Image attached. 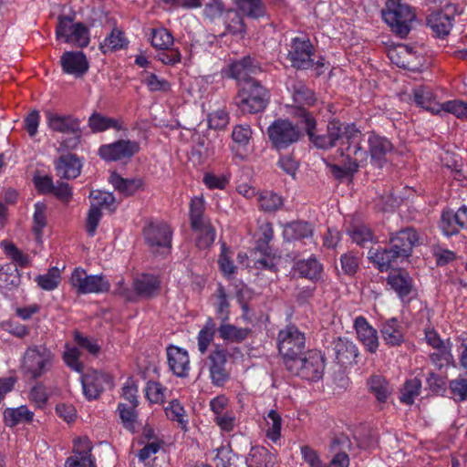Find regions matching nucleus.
<instances>
[{
    "label": "nucleus",
    "mask_w": 467,
    "mask_h": 467,
    "mask_svg": "<svg viewBox=\"0 0 467 467\" xmlns=\"http://www.w3.org/2000/svg\"><path fill=\"white\" fill-rule=\"evenodd\" d=\"M70 282L78 292H108L110 288L109 282L104 275H88L81 267L72 272Z\"/></svg>",
    "instance_id": "nucleus-12"
},
{
    "label": "nucleus",
    "mask_w": 467,
    "mask_h": 467,
    "mask_svg": "<svg viewBox=\"0 0 467 467\" xmlns=\"http://www.w3.org/2000/svg\"><path fill=\"white\" fill-rule=\"evenodd\" d=\"M218 333L220 337L225 341L241 343L249 337L251 329L247 327H238L226 321L220 325Z\"/></svg>",
    "instance_id": "nucleus-32"
},
{
    "label": "nucleus",
    "mask_w": 467,
    "mask_h": 467,
    "mask_svg": "<svg viewBox=\"0 0 467 467\" xmlns=\"http://www.w3.org/2000/svg\"><path fill=\"white\" fill-rule=\"evenodd\" d=\"M238 7L244 16L252 18H258L265 14V7L261 0H240Z\"/></svg>",
    "instance_id": "nucleus-51"
},
{
    "label": "nucleus",
    "mask_w": 467,
    "mask_h": 467,
    "mask_svg": "<svg viewBox=\"0 0 467 467\" xmlns=\"http://www.w3.org/2000/svg\"><path fill=\"white\" fill-rule=\"evenodd\" d=\"M151 46L155 49L168 50L173 46L174 37L165 27L152 28L149 34Z\"/></svg>",
    "instance_id": "nucleus-36"
},
{
    "label": "nucleus",
    "mask_w": 467,
    "mask_h": 467,
    "mask_svg": "<svg viewBox=\"0 0 467 467\" xmlns=\"http://www.w3.org/2000/svg\"><path fill=\"white\" fill-rule=\"evenodd\" d=\"M371 162L381 167L386 161V156L393 150L391 141L386 137L371 133L368 140Z\"/></svg>",
    "instance_id": "nucleus-22"
},
{
    "label": "nucleus",
    "mask_w": 467,
    "mask_h": 467,
    "mask_svg": "<svg viewBox=\"0 0 467 467\" xmlns=\"http://www.w3.org/2000/svg\"><path fill=\"white\" fill-rule=\"evenodd\" d=\"M73 337L75 342L78 346L85 350H87L92 356H98L101 350L100 346L99 345L97 339L92 337L84 336L78 330L73 332Z\"/></svg>",
    "instance_id": "nucleus-58"
},
{
    "label": "nucleus",
    "mask_w": 467,
    "mask_h": 467,
    "mask_svg": "<svg viewBox=\"0 0 467 467\" xmlns=\"http://www.w3.org/2000/svg\"><path fill=\"white\" fill-rule=\"evenodd\" d=\"M266 422V430L265 434L266 437L271 440L273 442H276L281 437V427H282V419L281 416L274 410H271L267 417L265 418Z\"/></svg>",
    "instance_id": "nucleus-47"
},
{
    "label": "nucleus",
    "mask_w": 467,
    "mask_h": 467,
    "mask_svg": "<svg viewBox=\"0 0 467 467\" xmlns=\"http://www.w3.org/2000/svg\"><path fill=\"white\" fill-rule=\"evenodd\" d=\"M420 388L421 383L418 379L407 380L401 389L400 401L408 405L412 404L415 398L419 396Z\"/></svg>",
    "instance_id": "nucleus-56"
},
{
    "label": "nucleus",
    "mask_w": 467,
    "mask_h": 467,
    "mask_svg": "<svg viewBox=\"0 0 467 467\" xmlns=\"http://www.w3.org/2000/svg\"><path fill=\"white\" fill-rule=\"evenodd\" d=\"M285 367L292 374L303 379L317 381L323 377L325 359L320 352L310 350L304 358L286 360Z\"/></svg>",
    "instance_id": "nucleus-4"
},
{
    "label": "nucleus",
    "mask_w": 467,
    "mask_h": 467,
    "mask_svg": "<svg viewBox=\"0 0 467 467\" xmlns=\"http://www.w3.org/2000/svg\"><path fill=\"white\" fill-rule=\"evenodd\" d=\"M368 387L371 393H373L377 400L380 402H385L390 394V389L386 379L379 375H373L368 379Z\"/></svg>",
    "instance_id": "nucleus-40"
},
{
    "label": "nucleus",
    "mask_w": 467,
    "mask_h": 467,
    "mask_svg": "<svg viewBox=\"0 0 467 467\" xmlns=\"http://www.w3.org/2000/svg\"><path fill=\"white\" fill-rule=\"evenodd\" d=\"M33 417L34 413L26 406L6 409L4 412V420L8 427H14L24 422H31Z\"/></svg>",
    "instance_id": "nucleus-35"
},
{
    "label": "nucleus",
    "mask_w": 467,
    "mask_h": 467,
    "mask_svg": "<svg viewBox=\"0 0 467 467\" xmlns=\"http://www.w3.org/2000/svg\"><path fill=\"white\" fill-rule=\"evenodd\" d=\"M0 247L20 267H25L28 265V256L23 254L13 243L4 240L0 243Z\"/></svg>",
    "instance_id": "nucleus-54"
},
{
    "label": "nucleus",
    "mask_w": 467,
    "mask_h": 467,
    "mask_svg": "<svg viewBox=\"0 0 467 467\" xmlns=\"http://www.w3.org/2000/svg\"><path fill=\"white\" fill-rule=\"evenodd\" d=\"M46 119L47 125L51 130L71 134L77 140H79L81 137L80 121L72 115H62L47 110L46 111Z\"/></svg>",
    "instance_id": "nucleus-16"
},
{
    "label": "nucleus",
    "mask_w": 467,
    "mask_h": 467,
    "mask_svg": "<svg viewBox=\"0 0 467 467\" xmlns=\"http://www.w3.org/2000/svg\"><path fill=\"white\" fill-rule=\"evenodd\" d=\"M260 208L265 212H274L283 205L280 195L273 192H263L258 198Z\"/></svg>",
    "instance_id": "nucleus-57"
},
{
    "label": "nucleus",
    "mask_w": 467,
    "mask_h": 467,
    "mask_svg": "<svg viewBox=\"0 0 467 467\" xmlns=\"http://www.w3.org/2000/svg\"><path fill=\"white\" fill-rule=\"evenodd\" d=\"M202 182L209 190H224L230 182V174L205 172Z\"/></svg>",
    "instance_id": "nucleus-55"
},
{
    "label": "nucleus",
    "mask_w": 467,
    "mask_h": 467,
    "mask_svg": "<svg viewBox=\"0 0 467 467\" xmlns=\"http://www.w3.org/2000/svg\"><path fill=\"white\" fill-rule=\"evenodd\" d=\"M261 237L258 240L256 249L261 252L265 256L255 262L257 268L274 269L279 260L273 253L272 248L269 246L270 241L274 237V230L272 223L265 222L259 227Z\"/></svg>",
    "instance_id": "nucleus-15"
},
{
    "label": "nucleus",
    "mask_w": 467,
    "mask_h": 467,
    "mask_svg": "<svg viewBox=\"0 0 467 467\" xmlns=\"http://www.w3.org/2000/svg\"><path fill=\"white\" fill-rule=\"evenodd\" d=\"M209 372L212 382L215 386H223L229 379L225 365L227 362V351L216 346L208 356Z\"/></svg>",
    "instance_id": "nucleus-17"
},
{
    "label": "nucleus",
    "mask_w": 467,
    "mask_h": 467,
    "mask_svg": "<svg viewBox=\"0 0 467 467\" xmlns=\"http://www.w3.org/2000/svg\"><path fill=\"white\" fill-rule=\"evenodd\" d=\"M137 406L127 405L119 403L118 406V411L124 427L130 431H134L135 422L137 420V413L135 408Z\"/></svg>",
    "instance_id": "nucleus-60"
},
{
    "label": "nucleus",
    "mask_w": 467,
    "mask_h": 467,
    "mask_svg": "<svg viewBox=\"0 0 467 467\" xmlns=\"http://www.w3.org/2000/svg\"><path fill=\"white\" fill-rule=\"evenodd\" d=\"M284 236L288 241L311 240L313 228L312 225L306 222H294L285 226Z\"/></svg>",
    "instance_id": "nucleus-31"
},
{
    "label": "nucleus",
    "mask_w": 467,
    "mask_h": 467,
    "mask_svg": "<svg viewBox=\"0 0 467 467\" xmlns=\"http://www.w3.org/2000/svg\"><path fill=\"white\" fill-rule=\"evenodd\" d=\"M192 228L196 233V245L200 249H206L213 244L216 233L210 221Z\"/></svg>",
    "instance_id": "nucleus-37"
},
{
    "label": "nucleus",
    "mask_w": 467,
    "mask_h": 467,
    "mask_svg": "<svg viewBox=\"0 0 467 467\" xmlns=\"http://www.w3.org/2000/svg\"><path fill=\"white\" fill-rule=\"evenodd\" d=\"M268 137L273 145L278 149H285L300 138L299 129L287 119L275 120L267 130Z\"/></svg>",
    "instance_id": "nucleus-11"
},
{
    "label": "nucleus",
    "mask_w": 467,
    "mask_h": 467,
    "mask_svg": "<svg viewBox=\"0 0 467 467\" xmlns=\"http://www.w3.org/2000/svg\"><path fill=\"white\" fill-rule=\"evenodd\" d=\"M160 288V280L155 275L143 274L134 279L135 292H153Z\"/></svg>",
    "instance_id": "nucleus-52"
},
{
    "label": "nucleus",
    "mask_w": 467,
    "mask_h": 467,
    "mask_svg": "<svg viewBox=\"0 0 467 467\" xmlns=\"http://www.w3.org/2000/svg\"><path fill=\"white\" fill-rule=\"evenodd\" d=\"M292 97L295 104L296 106L291 107L290 114L294 116L295 118L298 119V121L302 123V118L296 116L295 111L297 109H302L306 110L304 107L307 106L310 107L315 104L316 102V97L314 92L306 88L302 83H297L293 86L292 89Z\"/></svg>",
    "instance_id": "nucleus-27"
},
{
    "label": "nucleus",
    "mask_w": 467,
    "mask_h": 467,
    "mask_svg": "<svg viewBox=\"0 0 467 467\" xmlns=\"http://www.w3.org/2000/svg\"><path fill=\"white\" fill-rule=\"evenodd\" d=\"M165 412L171 420L177 421L182 430L187 431V414L184 408L177 400H173L170 402L169 406L165 409Z\"/></svg>",
    "instance_id": "nucleus-46"
},
{
    "label": "nucleus",
    "mask_w": 467,
    "mask_h": 467,
    "mask_svg": "<svg viewBox=\"0 0 467 467\" xmlns=\"http://www.w3.org/2000/svg\"><path fill=\"white\" fill-rule=\"evenodd\" d=\"M431 113L442 115V113H451L457 118L467 119V102L462 100H448L441 104H432Z\"/></svg>",
    "instance_id": "nucleus-34"
},
{
    "label": "nucleus",
    "mask_w": 467,
    "mask_h": 467,
    "mask_svg": "<svg viewBox=\"0 0 467 467\" xmlns=\"http://www.w3.org/2000/svg\"><path fill=\"white\" fill-rule=\"evenodd\" d=\"M323 267L316 258L298 261L295 271L302 277L317 279L320 276Z\"/></svg>",
    "instance_id": "nucleus-39"
},
{
    "label": "nucleus",
    "mask_w": 467,
    "mask_h": 467,
    "mask_svg": "<svg viewBox=\"0 0 467 467\" xmlns=\"http://www.w3.org/2000/svg\"><path fill=\"white\" fill-rule=\"evenodd\" d=\"M9 265H3L0 267V289L12 290L15 288L19 281V277L15 272H8Z\"/></svg>",
    "instance_id": "nucleus-63"
},
{
    "label": "nucleus",
    "mask_w": 467,
    "mask_h": 467,
    "mask_svg": "<svg viewBox=\"0 0 467 467\" xmlns=\"http://www.w3.org/2000/svg\"><path fill=\"white\" fill-rule=\"evenodd\" d=\"M167 359L170 369L174 375L185 378L190 371V359L187 350L170 346L167 348Z\"/></svg>",
    "instance_id": "nucleus-19"
},
{
    "label": "nucleus",
    "mask_w": 467,
    "mask_h": 467,
    "mask_svg": "<svg viewBox=\"0 0 467 467\" xmlns=\"http://www.w3.org/2000/svg\"><path fill=\"white\" fill-rule=\"evenodd\" d=\"M57 39L65 43L84 47L89 43V32L82 23H73L72 19L67 16H60L56 28Z\"/></svg>",
    "instance_id": "nucleus-8"
},
{
    "label": "nucleus",
    "mask_w": 467,
    "mask_h": 467,
    "mask_svg": "<svg viewBox=\"0 0 467 467\" xmlns=\"http://www.w3.org/2000/svg\"><path fill=\"white\" fill-rule=\"evenodd\" d=\"M60 62L63 71L76 78L81 77L88 69V59L81 51H68L64 53Z\"/></svg>",
    "instance_id": "nucleus-21"
},
{
    "label": "nucleus",
    "mask_w": 467,
    "mask_h": 467,
    "mask_svg": "<svg viewBox=\"0 0 467 467\" xmlns=\"http://www.w3.org/2000/svg\"><path fill=\"white\" fill-rule=\"evenodd\" d=\"M218 265L224 276L231 278L235 273L236 266L234 264V252L225 244L221 246V254L218 258Z\"/></svg>",
    "instance_id": "nucleus-45"
},
{
    "label": "nucleus",
    "mask_w": 467,
    "mask_h": 467,
    "mask_svg": "<svg viewBox=\"0 0 467 467\" xmlns=\"http://www.w3.org/2000/svg\"><path fill=\"white\" fill-rule=\"evenodd\" d=\"M258 71H260V68L254 64L251 57H247L232 63L228 67L227 73L230 78L245 84L247 81L254 80L251 76Z\"/></svg>",
    "instance_id": "nucleus-24"
},
{
    "label": "nucleus",
    "mask_w": 467,
    "mask_h": 467,
    "mask_svg": "<svg viewBox=\"0 0 467 467\" xmlns=\"http://www.w3.org/2000/svg\"><path fill=\"white\" fill-rule=\"evenodd\" d=\"M314 47L306 36L293 37L288 45L287 58L292 67L297 69H308L314 65Z\"/></svg>",
    "instance_id": "nucleus-10"
},
{
    "label": "nucleus",
    "mask_w": 467,
    "mask_h": 467,
    "mask_svg": "<svg viewBox=\"0 0 467 467\" xmlns=\"http://www.w3.org/2000/svg\"><path fill=\"white\" fill-rule=\"evenodd\" d=\"M267 102L266 89L255 80L243 84L235 98V104L244 113L260 112L265 109Z\"/></svg>",
    "instance_id": "nucleus-5"
},
{
    "label": "nucleus",
    "mask_w": 467,
    "mask_h": 467,
    "mask_svg": "<svg viewBox=\"0 0 467 467\" xmlns=\"http://www.w3.org/2000/svg\"><path fill=\"white\" fill-rule=\"evenodd\" d=\"M89 198L92 199L90 206H97L100 211L101 209H105L113 213L118 207L114 194L109 192L100 190L92 191L89 194Z\"/></svg>",
    "instance_id": "nucleus-38"
},
{
    "label": "nucleus",
    "mask_w": 467,
    "mask_h": 467,
    "mask_svg": "<svg viewBox=\"0 0 467 467\" xmlns=\"http://www.w3.org/2000/svg\"><path fill=\"white\" fill-rule=\"evenodd\" d=\"M331 356L341 366H348L356 362L358 350L353 341L346 337H338L331 344Z\"/></svg>",
    "instance_id": "nucleus-18"
},
{
    "label": "nucleus",
    "mask_w": 467,
    "mask_h": 467,
    "mask_svg": "<svg viewBox=\"0 0 467 467\" xmlns=\"http://www.w3.org/2000/svg\"><path fill=\"white\" fill-rule=\"evenodd\" d=\"M129 40L124 32L119 28L114 27L111 32L100 43L99 48L102 53L114 52L117 50L124 49L128 47Z\"/></svg>",
    "instance_id": "nucleus-30"
},
{
    "label": "nucleus",
    "mask_w": 467,
    "mask_h": 467,
    "mask_svg": "<svg viewBox=\"0 0 467 467\" xmlns=\"http://www.w3.org/2000/svg\"><path fill=\"white\" fill-rule=\"evenodd\" d=\"M166 388L156 381L148 382L145 392L147 399L151 403H162L165 400Z\"/></svg>",
    "instance_id": "nucleus-62"
},
{
    "label": "nucleus",
    "mask_w": 467,
    "mask_h": 467,
    "mask_svg": "<svg viewBox=\"0 0 467 467\" xmlns=\"http://www.w3.org/2000/svg\"><path fill=\"white\" fill-rule=\"evenodd\" d=\"M53 358V353L46 347L28 348L24 357L26 373L33 379L41 377L51 365Z\"/></svg>",
    "instance_id": "nucleus-9"
},
{
    "label": "nucleus",
    "mask_w": 467,
    "mask_h": 467,
    "mask_svg": "<svg viewBox=\"0 0 467 467\" xmlns=\"http://www.w3.org/2000/svg\"><path fill=\"white\" fill-rule=\"evenodd\" d=\"M277 347L285 362L288 359H295L305 349V335L296 327L287 326L278 332Z\"/></svg>",
    "instance_id": "nucleus-6"
},
{
    "label": "nucleus",
    "mask_w": 467,
    "mask_h": 467,
    "mask_svg": "<svg viewBox=\"0 0 467 467\" xmlns=\"http://www.w3.org/2000/svg\"><path fill=\"white\" fill-rule=\"evenodd\" d=\"M419 237L415 230L407 228L400 231L390 239L389 248H372L368 258L381 272L406 260L411 254Z\"/></svg>",
    "instance_id": "nucleus-2"
},
{
    "label": "nucleus",
    "mask_w": 467,
    "mask_h": 467,
    "mask_svg": "<svg viewBox=\"0 0 467 467\" xmlns=\"http://www.w3.org/2000/svg\"><path fill=\"white\" fill-rule=\"evenodd\" d=\"M83 393L88 400H97L106 387L112 386L111 377L98 370L88 371L81 376Z\"/></svg>",
    "instance_id": "nucleus-14"
},
{
    "label": "nucleus",
    "mask_w": 467,
    "mask_h": 467,
    "mask_svg": "<svg viewBox=\"0 0 467 467\" xmlns=\"http://www.w3.org/2000/svg\"><path fill=\"white\" fill-rule=\"evenodd\" d=\"M459 209L457 212L444 211L441 214L440 227L445 235H453L458 233L461 228L459 219Z\"/></svg>",
    "instance_id": "nucleus-43"
},
{
    "label": "nucleus",
    "mask_w": 467,
    "mask_h": 467,
    "mask_svg": "<svg viewBox=\"0 0 467 467\" xmlns=\"http://www.w3.org/2000/svg\"><path fill=\"white\" fill-rule=\"evenodd\" d=\"M142 82L150 92H169L171 88V83L152 72H146Z\"/></svg>",
    "instance_id": "nucleus-49"
},
{
    "label": "nucleus",
    "mask_w": 467,
    "mask_h": 467,
    "mask_svg": "<svg viewBox=\"0 0 467 467\" xmlns=\"http://www.w3.org/2000/svg\"><path fill=\"white\" fill-rule=\"evenodd\" d=\"M59 281V273L57 268H52L47 274L36 278L38 285L44 290H54Z\"/></svg>",
    "instance_id": "nucleus-64"
},
{
    "label": "nucleus",
    "mask_w": 467,
    "mask_h": 467,
    "mask_svg": "<svg viewBox=\"0 0 467 467\" xmlns=\"http://www.w3.org/2000/svg\"><path fill=\"white\" fill-rule=\"evenodd\" d=\"M424 64L425 58L422 54L418 49L410 47L409 56L406 57L404 65L401 67L410 71H420L424 67Z\"/></svg>",
    "instance_id": "nucleus-61"
},
{
    "label": "nucleus",
    "mask_w": 467,
    "mask_h": 467,
    "mask_svg": "<svg viewBox=\"0 0 467 467\" xmlns=\"http://www.w3.org/2000/svg\"><path fill=\"white\" fill-rule=\"evenodd\" d=\"M412 99L414 103L431 113L432 104H441L436 100L431 89L428 87H418L413 89Z\"/></svg>",
    "instance_id": "nucleus-41"
},
{
    "label": "nucleus",
    "mask_w": 467,
    "mask_h": 467,
    "mask_svg": "<svg viewBox=\"0 0 467 467\" xmlns=\"http://www.w3.org/2000/svg\"><path fill=\"white\" fill-rule=\"evenodd\" d=\"M204 201L202 197H195L190 205V218L192 227H197L203 222L210 221L203 216Z\"/></svg>",
    "instance_id": "nucleus-59"
},
{
    "label": "nucleus",
    "mask_w": 467,
    "mask_h": 467,
    "mask_svg": "<svg viewBox=\"0 0 467 467\" xmlns=\"http://www.w3.org/2000/svg\"><path fill=\"white\" fill-rule=\"evenodd\" d=\"M347 233L351 240L360 246H364L366 244L372 243L374 241L371 230L362 223L352 224L347 230Z\"/></svg>",
    "instance_id": "nucleus-42"
},
{
    "label": "nucleus",
    "mask_w": 467,
    "mask_h": 467,
    "mask_svg": "<svg viewBox=\"0 0 467 467\" xmlns=\"http://www.w3.org/2000/svg\"><path fill=\"white\" fill-rule=\"evenodd\" d=\"M388 285L395 292H410L412 288V280L405 272H396L389 275Z\"/></svg>",
    "instance_id": "nucleus-48"
},
{
    "label": "nucleus",
    "mask_w": 467,
    "mask_h": 467,
    "mask_svg": "<svg viewBox=\"0 0 467 467\" xmlns=\"http://www.w3.org/2000/svg\"><path fill=\"white\" fill-rule=\"evenodd\" d=\"M354 328L358 339L370 353H375L379 348V337L377 330L368 324V320L358 316L354 321Z\"/></svg>",
    "instance_id": "nucleus-20"
},
{
    "label": "nucleus",
    "mask_w": 467,
    "mask_h": 467,
    "mask_svg": "<svg viewBox=\"0 0 467 467\" xmlns=\"http://www.w3.org/2000/svg\"><path fill=\"white\" fill-rule=\"evenodd\" d=\"M381 15L391 30L400 37L408 36L416 17L412 8L401 0H388Z\"/></svg>",
    "instance_id": "nucleus-3"
},
{
    "label": "nucleus",
    "mask_w": 467,
    "mask_h": 467,
    "mask_svg": "<svg viewBox=\"0 0 467 467\" xmlns=\"http://www.w3.org/2000/svg\"><path fill=\"white\" fill-rule=\"evenodd\" d=\"M88 124L90 130L95 133L103 132L109 129H114L116 130H123V126L119 119L109 118L97 112L91 114L88 118Z\"/></svg>",
    "instance_id": "nucleus-33"
},
{
    "label": "nucleus",
    "mask_w": 467,
    "mask_h": 467,
    "mask_svg": "<svg viewBox=\"0 0 467 467\" xmlns=\"http://www.w3.org/2000/svg\"><path fill=\"white\" fill-rule=\"evenodd\" d=\"M34 208L33 231L36 236L37 241L40 242L43 229L47 225V206L44 202H37L35 203Z\"/></svg>",
    "instance_id": "nucleus-50"
},
{
    "label": "nucleus",
    "mask_w": 467,
    "mask_h": 467,
    "mask_svg": "<svg viewBox=\"0 0 467 467\" xmlns=\"http://www.w3.org/2000/svg\"><path fill=\"white\" fill-rule=\"evenodd\" d=\"M454 17L443 11L431 13L427 24L438 36H447L452 28Z\"/></svg>",
    "instance_id": "nucleus-29"
},
{
    "label": "nucleus",
    "mask_w": 467,
    "mask_h": 467,
    "mask_svg": "<svg viewBox=\"0 0 467 467\" xmlns=\"http://www.w3.org/2000/svg\"><path fill=\"white\" fill-rule=\"evenodd\" d=\"M246 464L248 467H277V455L265 447H253Z\"/></svg>",
    "instance_id": "nucleus-28"
},
{
    "label": "nucleus",
    "mask_w": 467,
    "mask_h": 467,
    "mask_svg": "<svg viewBox=\"0 0 467 467\" xmlns=\"http://www.w3.org/2000/svg\"><path fill=\"white\" fill-rule=\"evenodd\" d=\"M109 182L116 191L125 196H131L144 188V182L140 178L126 179L117 172H112Z\"/></svg>",
    "instance_id": "nucleus-26"
},
{
    "label": "nucleus",
    "mask_w": 467,
    "mask_h": 467,
    "mask_svg": "<svg viewBox=\"0 0 467 467\" xmlns=\"http://www.w3.org/2000/svg\"><path fill=\"white\" fill-rule=\"evenodd\" d=\"M252 138V130L249 125H236L232 132V139L234 143L233 150H245Z\"/></svg>",
    "instance_id": "nucleus-44"
},
{
    "label": "nucleus",
    "mask_w": 467,
    "mask_h": 467,
    "mask_svg": "<svg viewBox=\"0 0 467 467\" xmlns=\"http://www.w3.org/2000/svg\"><path fill=\"white\" fill-rule=\"evenodd\" d=\"M295 115L302 118V124L316 147L327 150L338 145L340 155L350 160V170H355L358 163L364 161L365 149L361 146L364 134L355 124L334 119L328 122L326 134L316 135V119L308 111L297 109Z\"/></svg>",
    "instance_id": "nucleus-1"
},
{
    "label": "nucleus",
    "mask_w": 467,
    "mask_h": 467,
    "mask_svg": "<svg viewBox=\"0 0 467 467\" xmlns=\"http://www.w3.org/2000/svg\"><path fill=\"white\" fill-rule=\"evenodd\" d=\"M80 356L81 352L78 348L66 345L63 360L68 368L78 373H82L84 369V365L80 361Z\"/></svg>",
    "instance_id": "nucleus-53"
},
{
    "label": "nucleus",
    "mask_w": 467,
    "mask_h": 467,
    "mask_svg": "<svg viewBox=\"0 0 467 467\" xmlns=\"http://www.w3.org/2000/svg\"><path fill=\"white\" fill-rule=\"evenodd\" d=\"M380 333L384 342L391 347L400 346L404 341L405 328L396 317L386 319L381 323Z\"/></svg>",
    "instance_id": "nucleus-23"
},
{
    "label": "nucleus",
    "mask_w": 467,
    "mask_h": 467,
    "mask_svg": "<svg viewBox=\"0 0 467 467\" xmlns=\"http://www.w3.org/2000/svg\"><path fill=\"white\" fill-rule=\"evenodd\" d=\"M82 164L73 154L60 156L55 162L57 175L64 179H75L80 174Z\"/></svg>",
    "instance_id": "nucleus-25"
},
{
    "label": "nucleus",
    "mask_w": 467,
    "mask_h": 467,
    "mask_svg": "<svg viewBox=\"0 0 467 467\" xmlns=\"http://www.w3.org/2000/svg\"><path fill=\"white\" fill-rule=\"evenodd\" d=\"M140 150V145L138 141L121 139L101 145L99 148L98 154L105 161L128 162Z\"/></svg>",
    "instance_id": "nucleus-7"
},
{
    "label": "nucleus",
    "mask_w": 467,
    "mask_h": 467,
    "mask_svg": "<svg viewBox=\"0 0 467 467\" xmlns=\"http://www.w3.org/2000/svg\"><path fill=\"white\" fill-rule=\"evenodd\" d=\"M146 243L153 252L162 249L169 252L171 248L172 232L165 223H151L143 231Z\"/></svg>",
    "instance_id": "nucleus-13"
}]
</instances>
